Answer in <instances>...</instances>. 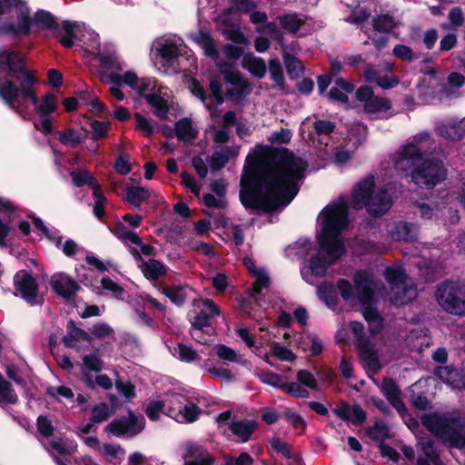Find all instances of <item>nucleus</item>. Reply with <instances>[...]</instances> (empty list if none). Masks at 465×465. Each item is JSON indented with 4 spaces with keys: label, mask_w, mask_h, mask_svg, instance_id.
<instances>
[{
    "label": "nucleus",
    "mask_w": 465,
    "mask_h": 465,
    "mask_svg": "<svg viewBox=\"0 0 465 465\" xmlns=\"http://www.w3.org/2000/svg\"><path fill=\"white\" fill-rule=\"evenodd\" d=\"M307 163L284 150L258 145L245 160L240 199L245 208L270 212L287 206L296 196Z\"/></svg>",
    "instance_id": "f257e3e1"
},
{
    "label": "nucleus",
    "mask_w": 465,
    "mask_h": 465,
    "mask_svg": "<svg viewBox=\"0 0 465 465\" xmlns=\"http://www.w3.org/2000/svg\"><path fill=\"white\" fill-rule=\"evenodd\" d=\"M348 224V203L344 198L328 204L319 213L317 236L320 250L301 269V275L306 282L314 284L344 253L342 233L347 230Z\"/></svg>",
    "instance_id": "f03ea898"
},
{
    "label": "nucleus",
    "mask_w": 465,
    "mask_h": 465,
    "mask_svg": "<svg viewBox=\"0 0 465 465\" xmlns=\"http://www.w3.org/2000/svg\"><path fill=\"white\" fill-rule=\"evenodd\" d=\"M125 68L126 64L118 55L101 57L99 76L103 83L110 85L112 96L117 101H123L124 94L120 87L127 85L145 97L158 117L165 119L172 104V92L167 87L158 84L156 80L139 78L134 71Z\"/></svg>",
    "instance_id": "7ed1b4c3"
},
{
    "label": "nucleus",
    "mask_w": 465,
    "mask_h": 465,
    "mask_svg": "<svg viewBox=\"0 0 465 465\" xmlns=\"http://www.w3.org/2000/svg\"><path fill=\"white\" fill-rule=\"evenodd\" d=\"M37 79L33 72L22 74L21 87L9 80L0 83V97L24 120L34 119V126L43 134L53 131L50 114L58 108V99L53 94L37 96L35 84Z\"/></svg>",
    "instance_id": "20e7f679"
},
{
    "label": "nucleus",
    "mask_w": 465,
    "mask_h": 465,
    "mask_svg": "<svg viewBox=\"0 0 465 465\" xmlns=\"http://www.w3.org/2000/svg\"><path fill=\"white\" fill-rule=\"evenodd\" d=\"M353 282L354 284L352 285L348 280L341 279L337 282V289L347 304L352 307L362 306V314L369 323L371 331L375 333L381 327V318L377 311L371 307L377 282L371 273L363 271L357 272L354 274Z\"/></svg>",
    "instance_id": "39448f33"
},
{
    "label": "nucleus",
    "mask_w": 465,
    "mask_h": 465,
    "mask_svg": "<svg viewBox=\"0 0 465 465\" xmlns=\"http://www.w3.org/2000/svg\"><path fill=\"white\" fill-rule=\"evenodd\" d=\"M392 164L399 172L411 171L412 181L420 186L431 187L445 178L442 163L423 160L420 148L414 143L404 145L393 157Z\"/></svg>",
    "instance_id": "423d86ee"
},
{
    "label": "nucleus",
    "mask_w": 465,
    "mask_h": 465,
    "mask_svg": "<svg viewBox=\"0 0 465 465\" xmlns=\"http://www.w3.org/2000/svg\"><path fill=\"white\" fill-rule=\"evenodd\" d=\"M351 202L355 209L365 208L375 216L382 215L392 205V199L388 189L377 184L374 176L367 175L359 181L351 193Z\"/></svg>",
    "instance_id": "0eeeda50"
},
{
    "label": "nucleus",
    "mask_w": 465,
    "mask_h": 465,
    "mask_svg": "<svg viewBox=\"0 0 465 465\" xmlns=\"http://www.w3.org/2000/svg\"><path fill=\"white\" fill-rule=\"evenodd\" d=\"M154 49L158 55L155 66L163 74H171L196 67V58L183 45L163 39L155 43Z\"/></svg>",
    "instance_id": "6e6552de"
},
{
    "label": "nucleus",
    "mask_w": 465,
    "mask_h": 465,
    "mask_svg": "<svg viewBox=\"0 0 465 465\" xmlns=\"http://www.w3.org/2000/svg\"><path fill=\"white\" fill-rule=\"evenodd\" d=\"M32 15L21 0H0V35H28L32 33Z\"/></svg>",
    "instance_id": "1a4fd4ad"
},
{
    "label": "nucleus",
    "mask_w": 465,
    "mask_h": 465,
    "mask_svg": "<svg viewBox=\"0 0 465 465\" xmlns=\"http://www.w3.org/2000/svg\"><path fill=\"white\" fill-rule=\"evenodd\" d=\"M422 423L450 446H465V420L457 419L456 416L448 413H432L424 415Z\"/></svg>",
    "instance_id": "9d476101"
},
{
    "label": "nucleus",
    "mask_w": 465,
    "mask_h": 465,
    "mask_svg": "<svg viewBox=\"0 0 465 465\" xmlns=\"http://www.w3.org/2000/svg\"><path fill=\"white\" fill-rule=\"evenodd\" d=\"M383 276L391 286L388 298L391 302L401 305L410 302L416 297V288L406 276L401 266L388 267L384 271Z\"/></svg>",
    "instance_id": "9b49d317"
},
{
    "label": "nucleus",
    "mask_w": 465,
    "mask_h": 465,
    "mask_svg": "<svg viewBox=\"0 0 465 465\" xmlns=\"http://www.w3.org/2000/svg\"><path fill=\"white\" fill-rule=\"evenodd\" d=\"M436 300L446 312L465 316V285L443 282L438 286Z\"/></svg>",
    "instance_id": "f8f14e48"
},
{
    "label": "nucleus",
    "mask_w": 465,
    "mask_h": 465,
    "mask_svg": "<svg viewBox=\"0 0 465 465\" xmlns=\"http://www.w3.org/2000/svg\"><path fill=\"white\" fill-rule=\"evenodd\" d=\"M24 58L20 52L8 48H0V83L9 80L16 86L21 87L22 74L27 73L25 70Z\"/></svg>",
    "instance_id": "ddd939ff"
},
{
    "label": "nucleus",
    "mask_w": 465,
    "mask_h": 465,
    "mask_svg": "<svg viewBox=\"0 0 465 465\" xmlns=\"http://www.w3.org/2000/svg\"><path fill=\"white\" fill-rule=\"evenodd\" d=\"M196 316L193 322L192 337L200 343L207 341L202 338V329L211 324V321L219 315L220 311L216 304L209 299H200L193 302Z\"/></svg>",
    "instance_id": "4468645a"
},
{
    "label": "nucleus",
    "mask_w": 465,
    "mask_h": 465,
    "mask_svg": "<svg viewBox=\"0 0 465 465\" xmlns=\"http://www.w3.org/2000/svg\"><path fill=\"white\" fill-rule=\"evenodd\" d=\"M187 87L193 95H195L204 104V105L210 111L212 117L218 115L217 111L213 108L212 103L214 101L218 105L222 104L223 102L222 83L219 77H213L210 81V89L213 97L206 96L203 85L195 78L191 77L187 80Z\"/></svg>",
    "instance_id": "2eb2a0df"
},
{
    "label": "nucleus",
    "mask_w": 465,
    "mask_h": 465,
    "mask_svg": "<svg viewBox=\"0 0 465 465\" xmlns=\"http://www.w3.org/2000/svg\"><path fill=\"white\" fill-rule=\"evenodd\" d=\"M237 334L252 351L263 358L267 363L272 364L269 361V353L264 349L265 344L271 345L272 342V334L268 331L262 327L259 334L252 335L247 329L242 328L237 331Z\"/></svg>",
    "instance_id": "dca6fc26"
},
{
    "label": "nucleus",
    "mask_w": 465,
    "mask_h": 465,
    "mask_svg": "<svg viewBox=\"0 0 465 465\" xmlns=\"http://www.w3.org/2000/svg\"><path fill=\"white\" fill-rule=\"evenodd\" d=\"M144 428V419L129 412L128 418L114 420L105 427V430L114 436H134Z\"/></svg>",
    "instance_id": "f3484780"
},
{
    "label": "nucleus",
    "mask_w": 465,
    "mask_h": 465,
    "mask_svg": "<svg viewBox=\"0 0 465 465\" xmlns=\"http://www.w3.org/2000/svg\"><path fill=\"white\" fill-rule=\"evenodd\" d=\"M15 289L24 300L34 305L41 302L35 280L26 272L20 271L15 276Z\"/></svg>",
    "instance_id": "a211bd4d"
},
{
    "label": "nucleus",
    "mask_w": 465,
    "mask_h": 465,
    "mask_svg": "<svg viewBox=\"0 0 465 465\" xmlns=\"http://www.w3.org/2000/svg\"><path fill=\"white\" fill-rule=\"evenodd\" d=\"M217 23L225 26H232V28L224 31L227 34V37L232 42L240 45H246L247 40L245 36L235 28L239 24V15L237 11L233 9L225 10L217 17Z\"/></svg>",
    "instance_id": "6ab92c4d"
},
{
    "label": "nucleus",
    "mask_w": 465,
    "mask_h": 465,
    "mask_svg": "<svg viewBox=\"0 0 465 465\" xmlns=\"http://www.w3.org/2000/svg\"><path fill=\"white\" fill-rule=\"evenodd\" d=\"M130 252L139 262L138 267L147 279L155 281L166 273V267L161 262L154 259L143 260L136 248H131Z\"/></svg>",
    "instance_id": "aec40b11"
},
{
    "label": "nucleus",
    "mask_w": 465,
    "mask_h": 465,
    "mask_svg": "<svg viewBox=\"0 0 465 465\" xmlns=\"http://www.w3.org/2000/svg\"><path fill=\"white\" fill-rule=\"evenodd\" d=\"M53 290L61 297L72 298L79 290L78 284L64 273H55L51 279Z\"/></svg>",
    "instance_id": "412c9836"
},
{
    "label": "nucleus",
    "mask_w": 465,
    "mask_h": 465,
    "mask_svg": "<svg viewBox=\"0 0 465 465\" xmlns=\"http://www.w3.org/2000/svg\"><path fill=\"white\" fill-rule=\"evenodd\" d=\"M437 133L447 140H460L465 135V117L450 119L438 124Z\"/></svg>",
    "instance_id": "4be33fe9"
},
{
    "label": "nucleus",
    "mask_w": 465,
    "mask_h": 465,
    "mask_svg": "<svg viewBox=\"0 0 465 465\" xmlns=\"http://www.w3.org/2000/svg\"><path fill=\"white\" fill-rule=\"evenodd\" d=\"M243 264L255 279L252 284V296L261 293L263 289L269 287L270 277L264 269L258 268L249 257L243 259Z\"/></svg>",
    "instance_id": "5701e85b"
},
{
    "label": "nucleus",
    "mask_w": 465,
    "mask_h": 465,
    "mask_svg": "<svg viewBox=\"0 0 465 465\" xmlns=\"http://www.w3.org/2000/svg\"><path fill=\"white\" fill-rule=\"evenodd\" d=\"M64 343L70 348L78 351L88 347L92 343V336L87 332L76 328L71 322L67 327V335L64 337Z\"/></svg>",
    "instance_id": "b1692460"
},
{
    "label": "nucleus",
    "mask_w": 465,
    "mask_h": 465,
    "mask_svg": "<svg viewBox=\"0 0 465 465\" xmlns=\"http://www.w3.org/2000/svg\"><path fill=\"white\" fill-rule=\"evenodd\" d=\"M184 465H212L213 458L207 450L198 444L189 443L183 455Z\"/></svg>",
    "instance_id": "393cba45"
},
{
    "label": "nucleus",
    "mask_w": 465,
    "mask_h": 465,
    "mask_svg": "<svg viewBox=\"0 0 465 465\" xmlns=\"http://www.w3.org/2000/svg\"><path fill=\"white\" fill-rule=\"evenodd\" d=\"M189 35L190 38L203 49V54L206 56H209L215 61L217 60V46L207 30L201 29L195 32H191Z\"/></svg>",
    "instance_id": "a878e982"
},
{
    "label": "nucleus",
    "mask_w": 465,
    "mask_h": 465,
    "mask_svg": "<svg viewBox=\"0 0 465 465\" xmlns=\"http://www.w3.org/2000/svg\"><path fill=\"white\" fill-rule=\"evenodd\" d=\"M435 375L443 382L453 389L465 388V374L450 367H439L435 370Z\"/></svg>",
    "instance_id": "bb28decb"
},
{
    "label": "nucleus",
    "mask_w": 465,
    "mask_h": 465,
    "mask_svg": "<svg viewBox=\"0 0 465 465\" xmlns=\"http://www.w3.org/2000/svg\"><path fill=\"white\" fill-rule=\"evenodd\" d=\"M388 232L393 241L412 242L417 236L416 226L405 222L390 224Z\"/></svg>",
    "instance_id": "cd10ccee"
},
{
    "label": "nucleus",
    "mask_w": 465,
    "mask_h": 465,
    "mask_svg": "<svg viewBox=\"0 0 465 465\" xmlns=\"http://www.w3.org/2000/svg\"><path fill=\"white\" fill-rule=\"evenodd\" d=\"M86 25L84 24L65 22L63 25V35H61V44L70 48L74 45V41H84L83 35Z\"/></svg>",
    "instance_id": "c85d7f7f"
},
{
    "label": "nucleus",
    "mask_w": 465,
    "mask_h": 465,
    "mask_svg": "<svg viewBox=\"0 0 465 465\" xmlns=\"http://www.w3.org/2000/svg\"><path fill=\"white\" fill-rule=\"evenodd\" d=\"M45 448L55 458L57 465H67L64 461L56 457V455H70L75 450L76 445L74 440L59 439L45 444Z\"/></svg>",
    "instance_id": "c756f323"
},
{
    "label": "nucleus",
    "mask_w": 465,
    "mask_h": 465,
    "mask_svg": "<svg viewBox=\"0 0 465 465\" xmlns=\"http://www.w3.org/2000/svg\"><path fill=\"white\" fill-rule=\"evenodd\" d=\"M360 355L369 371L372 372L378 371L381 365L378 355L371 343L366 341H360L358 344Z\"/></svg>",
    "instance_id": "7c9ffc66"
},
{
    "label": "nucleus",
    "mask_w": 465,
    "mask_h": 465,
    "mask_svg": "<svg viewBox=\"0 0 465 465\" xmlns=\"http://www.w3.org/2000/svg\"><path fill=\"white\" fill-rule=\"evenodd\" d=\"M240 151L239 146H225L220 150L215 151L209 161L210 166L213 170L222 169L230 159L238 156Z\"/></svg>",
    "instance_id": "2f4dec72"
},
{
    "label": "nucleus",
    "mask_w": 465,
    "mask_h": 465,
    "mask_svg": "<svg viewBox=\"0 0 465 465\" xmlns=\"http://www.w3.org/2000/svg\"><path fill=\"white\" fill-rule=\"evenodd\" d=\"M364 78L368 83H376L382 89L395 87L399 79L393 76L381 75V72L373 66H368L364 72Z\"/></svg>",
    "instance_id": "473e14b6"
},
{
    "label": "nucleus",
    "mask_w": 465,
    "mask_h": 465,
    "mask_svg": "<svg viewBox=\"0 0 465 465\" xmlns=\"http://www.w3.org/2000/svg\"><path fill=\"white\" fill-rule=\"evenodd\" d=\"M84 45H85V49L88 53L95 55V58L99 62V67L101 66V57L102 56H111L117 55L115 53H110L107 54H102L100 52V44H99V36L94 32L91 28L85 27L84 33L83 35Z\"/></svg>",
    "instance_id": "72a5a7b5"
},
{
    "label": "nucleus",
    "mask_w": 465,
    "mask_h": 465,
    "mask_svg": "<svg viewBox=\"0 0 465 465\" xmlns=\"http://www.w3.org/2000/svg\"><path fill=\"white\" fill-rule=\"evenodd\" d=\"M200 413L201 411L196 404L186 399L182 404L181 409L175 411V415L173 419L180 423H190L195 421Z\"/></svg>",
    "instance_id": "f704fd0d"
},
{
    "label": "nucleus",
    "mask_w": 465,
    "mask_h": 465,
    "mask_svg": "<svg viewBox=\"0 0 465 465\" xmlns=\"http://www.w3.org/2000/svg\"><path fill=\"white\" fill-rule=\"evenodd\" d=\"M420 445L425 458L420 457L418 459V465H444L440 460L438 451L431 440H421Z\"/></svg>",
    "instance_id": "c9c22d12"
},
{
    "label": "nucleus",
    "mask_w": 465,
    "mask_h": 465,
    "mask_svg": "<svg viewBox=\"0 0 465 465\" xmlns=\"http://www.w3.org/2000/svg\"><path fill=\"white\" fill-rule=\"evenodd\" d=\"M242 66L252 75L262 78L266 73V64L263 59L252 54H246L242 60Z\"/></svg>",
    "instance_id": "e433bc0d"
},
{
    "label": "nucleus",
    "mask_w": 465,
    "mask_h": 465,
    "mask_svg": "<svg viewBox=\"0 0 465 465\" xmlns=\"http://www.w3.org/2000/svg\"><path fill=\"white\" fill-rule=\"evenodd\" d=\"M391 107V104L388 99L379 96H374L372 99L364 104V110L366 113L379 117L387 116V113Z\"/></svg>",
    "instance_id": "4c0bfd02"
},
{
    "label": "nucleus",
    "mask_w": 465,
    "mask_h": 465,
    "mask_svg": "<svg viewBox=\"0 0 465 465\" xmlns=\"http://www.w3.org/2000/svg\"><path fill=\"white\" fill-rule=\"evenodd\" d=\"M354 85L342 78L335 81V86L331 87L328 93V97L332 101L345 103L347 101V93H351Z\"/></svg>",
    "instance_id": "58836bf2"
},
{
    "label": "nucleus",
    "mask_w": 465,
    "mask_h": 465,
    "mask_svg": "<svg viewBox=\"0 0 465 465\" xmlns=\"http://www.w3.org/2000/svg\"><path fill=\"white\" fill-rule=\"evenodd\" d=\"M382 391L386 395L388 401L394 406V408L400 412L403 413L405 407L401 400L400 391L396 386L395 382L391 380H385L382 383Z\"/></svg>",
    "instance_id": "ea45409f"
},
{
    "label": "nucleus",
    "mask_w": 465,
    "mask_h": 465,
    "mask_svg": "<svg viewBox=\"0 0 465 465\" xmlns=\"http://www.w3.org/2000/svg\"><path fill=\"white\" fill-rule=\"evenodd\" d=\"M32 33L41 29H53L56 26L55 18L46 11H38L32 15Z\"/></svg>",
    "instance_id": "a19ab883"
},
{
    "label": "nucleus",
    "mask_w": 465,
    "mask_h": 465,
    "mask_svg": "<svg viewBox=\"0 0 465 465\" xmlns=\"http://www.w3.org/2000/svg\"><path fill=\"white\" fill-rule=\"evenodd\" d=\"M0 213H6L8 216V220L5 222L0 220V246H2L5 245V238L10 231L9 223L11 222L12 216L15 212L13 204L10 202L0 198Z\"/></svg>",
    "instance_id": "79ce46f5"
},
{
    "label": "nucleus",
    "mask_w": 465,
    "mask_h": 465,
    "mask_svg": "<svg viewBox=\"0 0 465 465\" xmlns=\"http://www.w3.org/2000/svg\"><path fill=\"white\" fill-rule=\"evenodd\" d=\"M85 133L82 129L68 128L60 133L59 140L63 144L74 148L85 138Z\"/></svg>",
    "instance_id": "37998d69"
},
{
    "label": "nucleus",
    "mask_w": 465,
    "mask_h": 465,
    "mask_svg": "<svg viewBox=\"0 0 465 465\" xmlns=\"http://www.w3.org/2000/svg\"><path fill=\"white\" fill-rule=\"evenodd\" d=\"M192 292L188 285H173L164 290L165 295L176 305H182Z\"/></svg>",
    "instance_id": "c03bdc74"
},
{
    "label": "nucleus",
    "mask_w": 465,
    "mask_h": 465,
    "mask_svg": "<svg viewBox=\"0 0 465 465\" xmlns=\"http://www.w3.org/2000/svg\"><path fill=\"white\" fill-rule=\"evenodd\" d=\"M230 429L239 440L245 442L254 430V423L250 420H237L231 424Z\"/></svg>",
    "instance_id": "a18cd8bd"
},
{
    "label": "nucleus",
    "mask_w": 465,
    "mask_h": 465,
    "mask_svg": "<svg viewBox=\"0 0 465 465\" xmlns=\"http://www.w3.org/2000/svg\"><path fill=\"white\" fill-rule=\"evenodd\" d=\"M196 129L189 119H182L175 124V135L182 141L190 142L196 136Z\"/></svg>",
    "instance_id": "49530a36"
},
{
    "label": "nucleus",
    "mask_w": 465,
    "mask_h": 465,
    "mask_svg": "<svg viewBox=\"0 0 465 465\" xmlns=\"http://www.w3.org/2000/svg\"><path fill=\"white\" fill-rule=\"evenodd\" d=\"M203 369L213 378L221 379L223 381H232V374L231 371L221 364H214L211 360L203 362Z\"/></svg>",
    "instance_id": "de8ad7c7"
},
{
    "label": "nucleus",
    "mask_w": 465,
    "mask_h": 465,
    "mask_svg": "<svg viewBox=\"0 0 465 465\" xmlns=\"http://www.w3.org/2000/svg\"><path fill=\"white\" fill-rule=\"evenodd\" d=\"M100 453L114 464L121 462L125 455L124 450L119 444L113 443H104Z\"/></svg>",
    "instance_id": "09e8293b"
},
{
    "label": "nucleus",
    "mask_w": 465,
    "mask_h": 465,
    "mask_svg": "<svg viewBox=\"0 0 465 465\" xmlns=\"http://www.w3.org/2000/svg\"><path fill=\"white\" fill-rule=\"evenodd\" d=\"M150 193L143 187L130 186L126 191V200L131 204L138 207L149 198Z\"/></svg>",
    "instance_id": "8fccbe9b"
},
{
    "label": "nucleus",
    "mask_w": 465,
    "mask_h": 465,
    "mask_svg": "<svg viewBox=\"0 0 465 465\" xmlns=\"http://www.w3.org/2000/svg\"><path fill=\"white\" fill-rule=\"evenodd\" d=\"M187 398L177 392L168 393L165 396V399L163 400L165 402L166 407V415L173 418L175 415V411L181 409L182 404L185 401Z\"/></svg>",
    "instance_id": "3c124183"
},
{
    "label": "nucleus",
    "mask_w": 465,
    "mask_h": 465,
    "mask_svg": "<svg viewBox=\"0 0 465 465\" xmlns=\"http://www.w3.org/2000/svg\"><path fill=\"white\" fill-rule=\"evenodd\" d=\"M313 250V243L307 239H300L289 247V253L293 254L298 259H304Z\"/></svg>",
    "instance_id": "603ef678"
},
{
    "label": "nucleus",
    "mask_w": 465,
    "mask_h": 465,
    "mask_svg": "<svg viewBox=\"0 0 465 465\" xmlns=\"http://www.w3.org/2000/svg\"><path fill=\"white\" fill-rule=\"evenodd\" d=\"M215 354L219 359L224 361H230V362H241L242 364H245L247 361L242 360V358L237 354V352L224 345V344H217L213 348Z\"/></svg>",
    "instance_id": "864d4df0"
},
{
    "label": "nucleus",
    "mask_w": 465,
    "mask_h": 465,
    "mask_svg": "<svg viewBox=\"0 0 465 465\" xmlns=\"http://www.w3.org/2000/svg\"><path fill=\"white\" fill-rule=\"evenodd\" d=\"M104 362L97 353H91L83 358V373L87 376L88 371L99 372L103 370Z\"/></svg>",
    "instance_id": "5fc2aeb1"
},
{
    "label": "nucleus",
    "mask_w": 465,
    "mask_h": 465,
    "mask_svg": "<svg viewBox=\"0 0 465 465\" xmlns=\"http://www.w3.org/2000/svg\"><path fill=\"white\" fill-rule=\"evenodd\" d=\"M269 356H274L276 359L282 361H293L296 359V355L292 350L280 344L279 342H272Z\"/></svg>",
    "instance_id": "6e6d98bb"
},
{
    "label": "nucleus",
    "mask_w": 465,
    "mask_h": 465,
    "mask_svg": "<svg viewBox=\"0 0 465 465\" xmlns=\"http://www.w3.org/2000/svg\"><path fill=\"white\" fill-rule=\"evenodd\" d=\"M282 27L291 32L296 33L302 25L306 24V19L296 15H285L280 18Z\"/></svg>",
    "instance_id": "4d7b16f0"
},
{
    "label": "nucleus",
    "mask_w": 465,
    "mask_h": 465,
    "mask_svg": "<svg viewBox=\"0 0 465 465\" xmlns=\"http://www.w3.org/2000/svg\"><path fill=\"white\" fill-rule=\"evenodd\" d=\"M171 351L174 357L185 362H192L199 359V356L194 350L183 344H178L173 347Z\"/></svg>",
    "instance_id": "13d9d810"
},
{
    "label": "nucleus",
    "mask_w": 465,
    "mask_h": 465,
    "mask_svg": "<svg viewBox=\"0 0 465 465\" xmlns=\"http://www.w3.org/2000/svg\"><path fill=\"white\" fill-rule=\"evenodd\" d=\"M255 375L260 379L262 382L271 385L274 388L282 389L284 382L281 375L269 371H255Z\"/></svg>",
    "instance_id": "bf43d9fd"
},
{
    "label": "nucleus",
    "mask_w": 465,
    "mask_h": 465,
    "mask_svg": "<svg viewBox=\"0 0 465 465\" xmlns=\"http://www.w3.org/2000/svg\"><path fill=\"white\" fill-rule=\"evenodd\" d=\"M269 73L271 74L272 80L276 84V85L283 89L284 87V76L282 64L278 59H272L269 62Z\"/></svg>",
    "instance_id": "052dcab7"
},
{
    "label": "nucleus",
    "mask_w": 465,
    "mask_h": 465,
    "mask_svg": "<svg viewBox=\"0 0 465 465\" xmlns=\"http://www.w3.org/2000/svg\"><path fill=\"white\" fill-rule=\"evenodd\" d=\"M283 60L287 72L292 78L299 77L302 74L303 65L300 60L288 54H284Z\"/></svg>",
    "instance_id": "680f3d73"
},
{
    "label": "nucleus",
    "mask_w": 465,
    "mask_h": 465,
    "mask_svg": "<svg viewBox=\"0 0 465 465\" xmlns=\"http://www.w3.org/2000/svg\"><path fill=\"white\" fill-rule=\"evenodd\" d=\"M317 292L320 299L322 300L329 307L335 305L336 296L335 290L332 285L327 282H322L318 286Z\"/></svg>",
    "instance_id": "e2e57ef3"
},
{
    "label": "nucleus",
    "mask_w": 465,
    "mask_h": 465,
    "mask_svg": "<svg viewBox=\"0 0 465 465\" xmlns=\"http://www.w3.org/2000/svg\"><path fill=\"white\" fill-rule=\"evenodd\" d=\"M145 412L151 420H158L162 414H166L165 402L163 400L152 401L148 403Z\"/></svg>",
    "instance_id": "0e129e2a"
},
{
    "label": "nucleus",
    "mask_w": 465,
    "mask_h": 465,
    "mask_svg": "<svg viewBox=\"0 0 465 465\" xmlns=\"http://www.w3.org/2000/svg\"><path fill=\"white\" fill-rule=\"evenodd\" d=\"M114 234L124 241H128L131 243H141V238L136 232L128 230L124 224L118 223L112 230Z\"/></svg>",
    "instance_id": "69168bd1"
},
{
    "label": "nucleus",
    "mask_w": 465,
    "mask_h": 465,
    "mask_svg": "<svg viewBox=\"0 0 465 465\" xmlns=\"http://www.w3.org/2000/svg\"><path fill=\"white\" fill-rule=\"evenodd\" d=\"M385 250L383 246H381L371 240H358L356 242V247L354 252L358 254L369 253V252H381Z\"/></svg>",
    "instance_id": "338daca9"
},
{
    "label": "nucleus",
    "mask_w": 465,
    "mask_h": 465,
    "mask_svg": "<svg viewBox=\"0 0 465 465\" xmlns=\"http://www.w3.org/2000/svg\"><path fill=\"white\" fill-rule=\"evenodd\" d=\"M398 22L390 15H382L373 20V27L380 32H389L397 25Z\"/></svg>",
    "instance_id": "774afa93"
}]
</instances>
